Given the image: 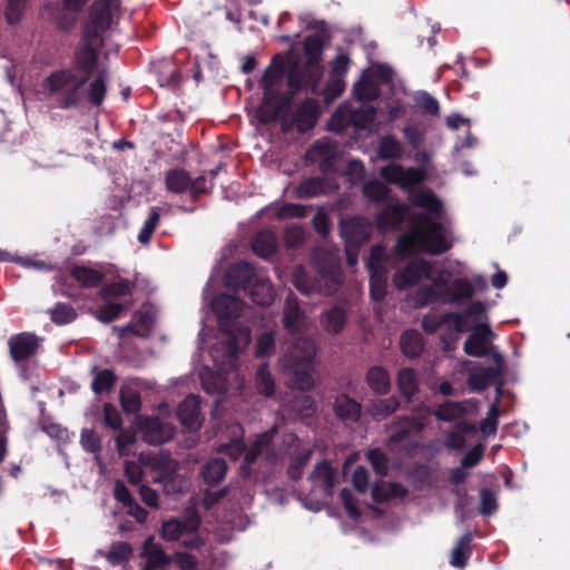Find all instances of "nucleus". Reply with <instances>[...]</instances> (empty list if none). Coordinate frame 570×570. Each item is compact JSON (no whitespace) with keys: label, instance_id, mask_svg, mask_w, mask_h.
Segmentation results:
<instances>
[{"label":"nucleus","instance_id":"nucleus-1","mask_svg":"<svg viewBox=\"0 0 570 570\" xmlns=\"http://www.w3.org/2000/svg\"><path fill=\"white\" fill-rule=\"evenodd\" d=\"M283 326L289 338L285 341L286 348L279 362L285 373L295 377L299 389H306L313 382V364L316 346L312 338L302 335L305 325V313L301 308L298 298L291 292L283 308Z\"/></svg>","mask_w":570,"mask_h":570},{"label":"nucleus","instance_id":"nucleus-2","mask_svg":"<svg viewBox=\"0 0 570 570\" xmlns=\"http://www.w3.org/2000/svg\"><path fill=\"white\" fill-rule=\"evenodd\" d=\"M244 305L243 299L229 294H219L212 302V308L218 318L219 332L226 336L214 350L222 352L230 364L237 361L240 345L250 342L249 330L236 323Z\"/></svg>","mask_w":570,"mask_h":570},{"label":"nucleus","instance_id":"nucleus-3","mask_svg":"<svg viewBox=\"0 0 570 570\" xmlns=\"http://www.w3.org/2000/svg\"><path fill=\"white\" fill-rule=\"evenodd\" d=\"M43 83L55 107L66 110L81 106L88 81L86 78H80L72 69H58L46 77Z\"/></svg>","mask_w":570,"mask_h":570},{"label":"nucleus","instance_id":"nucleus-4","mask_svg":"<svg viewBox=\"0 0 570 570\" xmlns=\"http://www.w3.org/2000/svg\"><path fill=\"white\" fill-rule=\"evenodd\" d=\"M341 283V275L337 269L322 268L317 277L311 276L303 266L295 268L293 284L304 295L320 293L331 295L337 291Z\"/></svg>","mask_w":570,"mask_h":570},{"label":"nucleus","instance_id":"nucleus-5","mask_svg":"<svg viewBox=\"0 0 570 570\" xmlns=\"http://www.w3.org/2000/svg\"><path fill=\"white\" fill-rule=\"evenodd\" d=\"M121 0H95L88 10V20L82 35L104 41L102 33L112 24L114 12L120 8Z\"/></svg>","mask_w":570,"mask_h":570},{"label":"nucleus","instance_id":"nucleus-6","mask_svg":"<svg viewBox=\"0 0 570 570\" xmlns=\"http://www.w3.org/2000/svg\"><path fill=\"white\" fill-rule=\"evenodd\" d=\"M263 460L269 464H274L277 461L273 436L267 432L258 435L254 443L245 450L244 461L240 465V475L243 478L256 475V465Z\"/></svg>","mask_w":570,"mask_h":570},{"label":"nucleus","instance_id":"nucleus-7","mask_svg":"<svg viewBox=\"0 0 570 570\" xmlns=\"http://www.w3.org/2000/svg\"><path fill=\"white\" fill-rule=\"evenodd\" d=\"M421 229V249L430 255H442L450 250L452 243L445 238L443 224L434 222L429 215L417 216Z\"/></svg>","mask_w":570,"mask_h":570},{"label":"nucleus","instance_id":"nucleus-8","mask_svg":"<svg viewBox=\"0 0 570 570\" xmlns=\"http://www.w3.org/2000/svg\"><path fill=\"white\" fill-rule=\"evenodd\" d=\"M321 116V106L315 98H305L296 106L292 114L288 112L286 119L283 120L282 131L289 132L295 128L299 134H306L312 130Z\"/></svg>","mask_w":570,"mask_h":570},{"label":"nucleus","instance_id":"nucleus-9","mask_svg":"<svg viewBox=\"0 0 570 570\" xmlns=\"http://www.w3.org/2000/svg\"><path fill=\"white\" fill-rule=\"evenodd\" d=\"M104 41H95L94 38L82 35L81 42L73 52L72 70L86 81L94 76L99 59V50Z\"/></svg>","mask_w":570,"mask_h":570},{"label":"nucleus","instance_id":"nucleus-10","mask_svg":"<svg viewBox=\"0 0 570 570\" xmlns=\"http://www.w3.org/2000/svg\"><path fill=\"white\" fill-rule=\"evenodd\" d=\"M380 176L387 184L397 185L401 189L414 193V188L426 179V171L423 168L407 167L401 164L391 163L380 169Z\"/></svg>","mask_w":570,"mask_h":570},{"label":"nucleus","instance_id":"nucleus-11","mask_svg":"<svg viewBox=\"0 0 570 570\" xmlns=\"http://www.w3.org/2000/svg\"><path fill=\"white\" fill-rule=\"evenodd\" d=\"M366 267L370 273V295L373 301L381 302L387 293V269L382 262L381 247L372 248Z\"/></svg>","mask_w":570,"mask_h":570},{"label":"nucleus","instance_id":"nucleus-12","mask_svg":"<svg viewBox=\"0 0 570 570\" xmlns=\"http://www.w3.org/2000/svg\"><path fill=\"white\" fill-rule=\"evenodd\" d=\"M372 232V223L363 216H352L340 223V234L344 239V245H352L354 248L364 245L370 239Z\"/></svg>","mask_w":570,"mask_h":570},{"label":"nucleus","instance_id":"nucleus-13","mask_svg":"<svg viewBox=\"0 0 570 570\" xmlns=\"http://www.w3.org/2000/svg\"><path fill=\"white\" fill-rule=\"evenodd\" d=\"M286 83L289 89L297 91L311 89L315 92L318 81L322 77V70H316L307 65L293 62L288 70L286 69Z\"/></svg>","mask_w":570,"mask_h":570},{"label":"nucleus","instance_id":"nucleus-14","mask_svg":"<svg viewBox=\"0 0 570 570\" xmlns=\"http://www.w3.org/2000/svg\"><path fill=\"white\" fill-rule=\"evenodd\" d=\"M140 558L144 559L139 570H169L171 556L166 553L163 546L149 535L142 543Z\"/></svg>","mask_w":570,"mask_h":570},{"label":"nucleus","instance_id":"nucleus-15","mask_svg":"<svg viewBox=\"0 0 570 570\" xmlns=\"http://www.w3.org/2000/svg\"><path fill=\"white\" fill-rule=\"evenodd\" d=\"M431 264L425 259L410 262L393 276V283L399 289H407L416 285L422 277H430Z\"/></svg>","mask_w":570,"mask_h":570},{"label":"nucleus","instance_id":"nucleus-16","mask_svg":"<svg viewBox=\"0 0 570 570\" xmlns=\"http://www.w3.org/2000/svg\"><path fill=\"white\" fill-rule=\"evenodd\" d=\"M493 336L494 333L488 324H479L474 326L471 334L464 342V353L473 357L487 356L490 352L491 340Z\"/></svg>","mask_w":570,"mask_h":570},{"label":"nucleus","instance_id":"nucleus-17","mask_svg":"<svg viewBox=\"0 0 570 570\" xmlns=\"http://www.w3.org/2000/svg\"><path fill=\"white\" fill-rule=\"evenodd\" d=\"M255 268L247 262L232 264L226 271L224 284L230 291L243 289L247 292L248 286L255 281Z\"/></svg>","mask_w":570,"mask_h":570},{"label":"nucleus","instance_id":"nucleus-18","mask_svg":"<svg viewBox=\"0 0 570 570\" xmlns=\"http://www.w3.org/2000/svg\"><path fill=\"white\" fill-rule=\"evenodd\" d=\"M416 416H403L394 422L390 428V441L393 443H400L407 440L411 435L420 433L424 426V420L420 405L415 407Z\"/></svg>","mask_w":570,"mask_h":570},{"label":"nucleus","instance_id":"nucleus-19","mask_svg":"<svg viewBox=\"0 0 570 570\" xmlns=\"http://www.w3.org/2000/svg\"><path fill=\"white\" fill-rule=\"evenodd\" d=\"M8 345L12 360L20 363L36 355L39 348V338L32 333L22 332L11 336Z\"/></svg>","mask_w":570,"mask_h":570},{"label":"nucleus","instance_id":"nucleus-20","mask_svg":"<svg viewBox=\"0 0 570 570\" xmlns=\"http://www.w3.org/2000/svg\"><path fill=\"white\" fill-rule=\"evenodd\" d=\"M333 412L345 426H352L361 419L362 404L348 394L340 393L334 399Z\"/></svg>","mask_w":570,"mask_h":570},{"label":"nucleus","instance_id":"nucleus-21","mask_svg":"<svg viewBox=\"0 0 570 570\" xmlns=\"http://www.w3.org/2000/svg\"><path fill=\"white\" fill-rule=\"evenodd\" d=\"M409 214V206L404 203L385 205L375 217L376 226L381 232L397 230Z\"/></svg>","mask_w":570,"mask_h":570},{"label":"nucleus","instance_id":"nucleus-22","mask_svg":"<svg viewBox=\"0 0 570 570\" xmlns=\"http://www.w3.org/2000/svg\"><path fill=\"white\" fill-rule=\"evenodd\" d=\"M288 116V111L277 97V91H264L263 101L258 108V120L264 125L283 124Z\"/></svg>","mask_w":570,"mask_h":570},{"label":"nucleus","instance_id":"nucleus-23","mask_svg":"<svg viewBox=\"0 0 570 570\" xmlns=\"http://www.w3.org/2000/svg\"><path fill=\"white\" fill-rule=\"evenodd\" d=\"M420 411H422L423 417H430L434 415L436 420L442 422H452L461 420L468 414L465 402L446 400L439 404L435 409L431 410L425 404H420Z\"/></svg>","mask_w":570,"mask_h":570},{"label":"nucleus","instance_id":"nucleus-24","mask_svg":"<svg viewBox=\"0 0 570 570\" xmlns=\"http://www.w3.org/2000/svg\"><path fill=\"white\" fill-rule=\"evenodd\" d=\"M200 401L199 396L189 394L178 405L177 417L180 424L189 431L198 429L200 425Z\"/></svg>","mask_w":570,"mask_h":570},{"label":"nucleus","instance_id":"nucleus-25","mask_svg":"<svg viewBox=\"0 0 570 570\" xmlns=\"http://www.w3.org/2000/svg\"><path fill=\"white\" fill-rule=\"evenodd\" d=\"M287 65L288 61L281 55H276L272 58L259 82L263 91H277L275 87L285 77Z\"/></svg>","mask_w":570,"mask_h":570},{"label":"nucleus","instance_id":"nucleus-26","mask_svg":"<svg viewBox=\"0 0 570 570\" xmlns=\"http://www.w3.org/2000/svg\"><path fill=\"white\" fill-rule=\"evenodd\" d=\"M494 360L498 367L487 366L470 374L468 382L472 390L479 392L484 391L500 376V367L503 364V357L499 353H495Z\"/></svg>","mask_w":570,"mask_h":570},{"label":"nucleus","instance_id":"nucleus-27","mask_svg":"<svg viewBox=\"0 0 570 570\" xmlns=\"http://www.w3.org/2000/svg\"><path fill=\"white\" fill-rule=\"evenodd\" d=\"M174 428L164 423L158 417L147 419L144 425V435L146 442L153 445H160L174 436Z\"/></svg>","mask_w":570,"mask_h":570},{"label":"nucleus","instance_id":"nucleus-28","mask_svg":"<svg viewBox=\"0 0 570 570\" xmlns=\"http://www.w3.org/2000/svg\"><path fill=\"white\" fill-rule=\"evenodd\" d=\"M325 37L318 32L306 36L303 42V51L306 58L304 63L307 65V67L322 70L320 63L325 48Z\"/></svg>","mask_w":570,"mask_h":570},{"label":"nucleus","instance_id":"nucleus-29","mask_svg":"<svg viewBox=\"0 0 570 570\" xmlns=\"http://www.w3.org/2000/svg\"><path fill=\"white\" fill-rule=\"evenodd\" d=\"M135 288L136 283L134 281H129L127 278L118 276L112 282H102L98 295L101 299L109 301L111 298L131 296Z\"/></svg>","mask_w":570,"mask_h":570},{"label":"nucleus","instance_id":"nucleus-30","mask_svg":"<svg viewBox=\"0 0 570 570\" xmlns=\"http://www.w3.org/2000/svg\"><path fill=\"white\" fill-rule=\"evenodd\" d=\"M365 382L370 390L379 396L386 395L391 390L389 372L380 365L371 366L365 374Z\"/></svg>","mask_w":570,"mask_h":570},{"label":"nucleus","instance_id":"nucleus-31","mask_svg":"<svg viewBox=\"0 0 570 570\" xmlns=\"http://www.w3.org/2000/svg\"><path fill=\"white\" fill-rule=\"evenodd\" d=\"M70 275L82 288L101 287L105 279L101 271L85 265H73L70 268Z\"/></svg>","mask_w":570,"mask_h":570},{"label":"nucleus","instance_id":"nucleus-32","mask_svg":"<svg viewBox=\"0 0 570 570\" xmlns=\"http://www.w3.org/2000/svg\"><path fill=\"white\" fill-rule=\"evenodd\" d=\"M417 246L421 248V229L416 216L411 219L410 233L397 237L395 249L397 254L409 256L414 254Z\"/></svg>","mask_w":570,"mask_h":570},{"label":"nucleus","instance_id":"nucleus-33","mask_svg":"<svg viewBox=\"0 0 570 570\" xmlns=\"http://www.w3.org/2000/svg\"><path fill=\"white\" fill-rule=\"evenodd\" d=\"M409 199L413 206L425 209L429 214L441 215L443 212L442 202L430 188L410 193Z\"/></svg>","mask_w":570,"mask_h":570},{"label":"nucleus","instance_id":"nucleus-34","mask_svg":"<svg viewBox=\"0 0 570 570\" xmlns=\"http://www.w3.org/2000/svg\"><path fill=\"white\" fill-rule=\"evenodd\" d=\"M473 533L466 531L455 542L451 551L450 564L454 568L463 569L472 554Z\"/></svg>","mask_w":570,"mask_h":570},{"label":"nucleus","instance_id":"nucleus-35","mask_svg":"<svg viewBox=\"0 0 570 570\" xmlns=\"http://www.w3.org/2000/svg\"><path fill=\"white\" fill-rule=\"evenodd\" d=\"M107 80L108 72L106 69H100L95 75L94 79L88 83L85 94L87 101L94 107H100L105 101L107 95Z\"/></svg>","mask_w":570,"mask_h":570},{"label":"nucleus","instance_id":"nucleus-36","mask_svg":"<svg viewBox=\"0 0 570 570\" xmlns=\"http://www.w3.org/2000/svg\"><path fill=\"white\" fill-rule=\"evenodd\" d=\"M252 301L261 306H268L274 302V289L271 282L266 278L255 276V281L250 283L247 292Z\"/></svg>","mask_w":570,"mask_h":570},{"label":"nucleus","instance_id":"nucleus-37","mask_svg":"<svg viewBox=\"0 0 570 570\" xmlns=\"http://www.w3.org/2000/svg\"><path fill=\"white\" fill-rule=\"evenodd\" d=\"M475 432V425L469 421H459L444 439L448 449L460 451L465 446V438Z\"/></svg>","mask_w":570,"mask_h":570},{"label":"nucleus","instance_id":"nucleus-38","mask_svg":"<svg viewBox=\"0 0 570 570\" xmlns=\"http://www.w3.org/2000/svg\"><path fill=\"white\" fill-rule=\"evenodd\" d=\"M397 389L407 402L419 392V377L413 368L404 367L397 373Z\"/></svg>","mask_w":570,"mask_h":570},{"label":"nucleus","instance_id":"nucleus-39","mask_svg":"<svg viewBox=\"0 0 570 570\" xmlns=\"http://www.w3.org/2000/svg\"><path fill=\"white\" fill-rule=\"evenodd\" d=\"M354 96L362 102H372L380 97V87L372 76L364 73L360 80L354 83Z\"/></svg>","mask_w":570,"mask_h":570},{"label":"nucleus","instance_id":"nucleus-40","mask_svg":"<svg viewBox=\"0 0 570 570\" xmlns=\"http://www.w3.org/2000/svg\"><path fill=\"white\" fill-rule=\"evenodd\" d=\"M376 153L382 160H399L404 155V147L394 135H385L379 140Z\"/></svg>","mask_w":570,"mask_h":570},{"label":"nucleus","instance_id":"nucleus-41","mask_svg":"<svg viewBox=\"0 0 570 570\" xmlns=\"http://www.w3.org/2000/svg\"><path fill=\"white\" fill-rule=\"evenodd\" d=\"M166 188L174 194H183L189 191L191 177L189 173L183 168L169 169L165 176Z\"/></svg>","mask_w":570,"mask_h":570},{"label":"nucleus","instance_id":"nucleus-42","mask_svg":"<svg viewBox=\"0 0 570 570\" xmlns=\"http://www.w3.org/2000/svg\"><path fill=\"white\" fill-rule=\"evenodd\" d=\"M228 466L224 459L213 458L208 460L202 468V476L205 483L215 485L225 478Z\"/></svg>","mask_w":570,"mask_h":570},{"label":"nucleus","instance_id":"nucleus-43","mask_svg":"<svg viewBox=\"0 0 570 570\" xmlns=\"http://www.w3.org/2000/svg\"><path fill=\"white\" fill-rule=\"evenodd\" d=\"M132 547L126 541H115L110 544L108 551L99 550V554L104 557L110 564H121L128 562L132 557Z\"/></svg>","mask_w":570,"mask_h":570},{"label":"nucleus","instance_id":"nucleus-44","mask_svg":"<svg viewBox=\"0 0 570 570\" xmlns=\"http://www.w3.org/2000/svg\"><path fill=\"white\" fill-rule=\"evenodd\" d=\"M289 375L292 376L294 386L301 391L291 401V409L297 412V414L303 417H308L313 415V413L315 412V401L311 395L305 394L304 391L312 389L314 385V381L312 382V385L309 387L303 390L295 384V377L292 374Z\"/></svg>","mask_w":570,"mask_h":570},{"label":"nucleus","instance_id":"nucleus-45","mask_svg":"<svg viewBox=\"0 0 570 570\" xmlns=\"http://www.w3.org/2000/svg\"><path fill=\"white\" fill-rule=\"evenodd\" d=\"M362 193L365 198L374 204L385 203L392 195L391 188L379 179L366 181L362 187Z\"/></svg>","mask_w":570,"mask_h":570},{"label":"nucleus","instance_id":"nucleus-46","mask_svg":"<svg viewBox=\"0 0 570 570\" xmlns=\"http://www.w3.org/2000/svg\"><path fill=\"white\" fill-rule=\"evenodd\" d=\"M402 353L409 358H416L423 351L422 336L417 331L410 330L402 333L400 338Z\"/></svg>","mask_w":570,"mask_h":570},{"label":"nucleus","instance_id":"nucleus-47","mask_svg":"<svg viewBox=\"0 0 570 570\" xmlns=\"http://www.w3.org/2000/svg\"><path fill=\"white\" fill-rule=\"evenodd\" d=\"M252 249L257 256L268 258L276 250V236L268 230L258 232L253 239Z\"/></svg>","mask_w":570,"mask_h":570},{"label":"nucleus","instance_id":"nucleus-48","mask_svg":"<svg viewBox=\"0 0 570 570\" xmlns=\"http://www.w3.org/2000/svg\"><path fill=\"white\" fill-rule=\"evenodd\" d=\"M399 407V399L392 395L385 399H376L371 401L367 409L374 419L382 420L396 412Z\"/></svg>","mask_w":570,"mask_h":570},{"label":"nucleus","instance_id":"nucleus-49","mask_svg":"<svg viewBox=\"0 0 570 570\" xmlns=\"http://www.w3.org/2000/svg\"><path fill=\"white\" fill-rule=\"evenodd\" d=\"M346 311L341 306H333L322 315V323L327 332L340 333L346 324Z\"/></svg>","mask_w":570,"mask_h":570},{"label":"nucleus","instance_id":"nucleus-50","mask_svg":"<svg viewBox=\"0 0 570 570\" xmlns=\"http://www.w3.org/2000/svg\"><path fill=\"white\" fill-rule=\"evenodd\" d=\"M445 294L449 302L459 304L474 295V287L468 278H455L452 287L445 288Z\"/></svg>","mask_w":570,"mask_h":570},{"label":"nucleus","instance_id":"nucleus-51","mask_svg":"<svg viewBox=\"0 0 570 570\" xmlns=\"http://www.w3.org/2000/svg\"><path fill=\"white\" fill-rule=\"evenodd\" d=\"M326 181L323 177H309L299 183L296 195L299 198H313L325 193Z\"/></svg>","mask_w":570,"mask_h":570},{"label":"nucleus","instance_id":"nucleus-52","mask_svg":"<svg viewBox=\"0 0 570 570\" xmlns=\"http://www.w3.org/2000/svg\"><path fill=\"white\" fill-rule=\"evenodd\" d=\"M129 303H115L106 301L105 304L98 307L96 318L101 323H111L118 320L121 314L129 308Z\"/></svg>","mask_w":570,"mask_h":570},{"label":"nucleus","instance_id":"nucleus-53","mask_svg":"<svg viewBox=\"0 0 570 570\" xmlns=\"http://www.w3.org/2000/svg\"><path fill=\"white\" fill-rule=\"evenodd\" d=\"M414 104L416 109L423 116L436 117L440 115L439 101L428 91H417L414 95Z\"/></svg>","mask_w":570,"mask_h":570},{"label":"nucleus","instance_id":"nucleus-54","mask_svg":"<svg viewBox=\"0 0 570 570\" xmlns=\"http://www.w3.org/2000/svg\"><path fill=\"white\" fill-rule=\"evenodd\" d=\"M334 479L335 472L327 461L317 463L309 474V480L320 482L325 490L334 487Z\"/></svg>","mask_w":570,"mask_h":570},{"label":"nucleus","instance_id":"nucleus-55","mask_svg":"<svg viewBox=\"0 0 570 570\" xmlns=\"http://www.w3.org/2000/svg\"><path fill=\"white\" fill-rule=\"evenodd\" d=\"M50 320L57 325H66L73 322L78 314L76 309L68 303H57L48 311Z\"/></svg>","mask_w":570,"mask_h":570},{"label":"nucleus","instance_id":"nucleus-56","mask_svg":"<svg viewBox=\"0 0 570 570\" xmlns=\"http://www.w3.org/2000/svg\"><path fill=\"white\" fill-rule=\"evenodd\" d=\"M257 392L266 397H272L275 393V381L268 371L267 364H262L256 372L255 380Z\"/></svg>","mask_w":570,"mask_h":570},{"label":"nucleus","instance_id":"nucleus-57","mask_svg":"<svg viewBox=\"0 0 570 570\" xmlns=\"http://www.w3.org/2000/svg\"><path fill=\"white\" fill-rule=\"evenodd\" d=\"M117 382V375L114 373L112 370L105 368L99 371L92 382H91V390L96 394H101L104 392H109L114 389Z\"/></svg>","mask_w":570,"mask_h":570},{"label":"nucleus","instance_id":"nucleus-58","mask_svg":"<svg viewBox=\"0 0 570 570\" xmlns=\"http://www.w3.org/2000/svg\"><path fill=\"white\" fill-rule=\"evenodd\" d=\"M311 456H312V450L306 449L291 458V463L287 468V475L291 480L297 481V480L302 479L303 470L309 462Z\"/></svg>","mask_w":570,"mask_h":570},{"label":"nucleus","instance_id":"nucleus-59","mask_svg":"<svg viewBox=\"0 0 570 570\" xmlns=\"http://www.w3.org/2000/svg\"><path fill=\"white\" fill-rule=\"evenodd\" d=\"M160 219V209L158 207H151L147 219L144 223L142 228L138 234V240L141 244L150 242Z\"/></svg>","mask_w":570,"mask_h":570},{"label":"nucleus","instance_id":"nucleus-60","mask_svg":"<svg viewBox=\"0 0 570 570\" xmlns=\"http://www.w3.org/2000/svg\"><path fill=\"white\" fill-rule=\"evenodd\" d=\"M375 116L376 109L374 107L360 108L351 112L350 122L356 129H366L373 124Z\"/></svg>","mask_w":570,"mask_h":570},{"label":"nucleus","instance_id":"nucleus-61","mask_svg":"<svg viewBox=\"0 0 570 570\" xmlns=\"http://www.w3.org/2000/svg\"><path fill=\"white\" fill-rule=\"evenodd\" d=\"M121 409L127 414H135L140 411L141 397L139 392L127 390L120 392Z\"/></svg>","mask_w":570,"mask_h":570},{"label":"nucleus","instance_id":"nucleus-62","mask_svg":"<svg viewBox=\"0 0 570 570\" xmlns=\"http://www.w3.org/2000/svg\"><path fill=\"white\" fill-rule=\"evenodd\" d=\"M446 317V330L449 332H454L456 334L465 333L470 330L469 320L463 313L459 312H448L445 313Z\"/></svg>","mask_w":570,"mask_h":570},{"label":"nucleus","instance_id":"nucleus-63","mask_svg":"<svg viewBox=\"0 0 570 570\" xmlns=\"http://www.w3.org/2000/svg\"><path fill=\"white\" fill-rule=\"evenodd\" d=\"M306 240V232L301 225L288 226L284 232V242L288 248H297Z\"/></svg>","mask_w":570,"mask_h":570},{"label":"nucleus","instance_id":"nucleus-64","mask_svg":"<svg viewBox=\"0 0 570 570\" xmlns=\"http://www.w3.org/2000/svg\"><path fill=\"white\" fill-rule=\"evenodd\" d=\"M28 0H8L4 18L11 26L21 21Z\"/></svg>","mask_w":570,"mask_h":570}]
</instances>
